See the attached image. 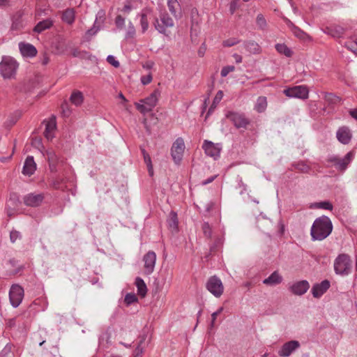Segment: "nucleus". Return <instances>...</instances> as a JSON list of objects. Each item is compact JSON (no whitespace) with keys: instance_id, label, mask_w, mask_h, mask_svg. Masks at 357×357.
<instances>
[{"instance_id":"1","label":"nucleus","mask_w":357,"mask_h":357,"mask_svg":"<svg viewBox=\"0 0 357 357\" xmlns=\"http://www.w3.org/2000/svg\"><path fill=\"white\" fill-rule=\"evenodd\" d=\"M333 228L332 221L328 216L322 215L316 218L310 229L312 240H324L331 234Z\"/></svg>"},{"instance_id":"2","label":"nucleus","mask_w":357,"mask_h":357,"mask_svg":"<svg viewBox=\"0 0 357 357\" xmlns=\"http://www.w3.org/2000/svg\"><path fill=\"white\" fill-rule=\"evenodd\" d=\"M354 158L353 151H349L343 157L337 154H331L326 158L325 166L328 168H334L338 173L342 174L347 170Z\"/></svg>"},{"instance_id":"3","label":"nucleus","mask_w":357,"mask_h":357,"mask_svg":"<svg viewBox=\"0 0 357 357\" xmlns=\"http://www.w3.org/2000/svg\"><path fill=\"white\" fill-rule=\"evenodd\" d=\"M352 270V261L347 254H340L334 261V271L341 276L349 275Z\"/></svg>"},{"instance_id":"4","label":"nucleus","mask_w":357,"mask_h":357,"mask_svg":"<svg viewBox=\"0 0 357 357\" xmlns=\"http://www.w3.org/2000/svg\"><path fill=\"white\" fill-rule=\"evenodd\" d=\"M18 68L17 62L10 56H3L0 62V74L5 79L13 78Z\"/></svg>"},{"instance_id":"5","label":"nucleus","mask_w":357,"mask_h":357,"mask_svg":"<svg viewBox=\"0 0 357 357\" xmlns=\"http://www.w3.org/2000/svg\"><path fill=\"white\" fill-rule=\"evenodd\" d=\"M160 96V91L155 89L149 97L140 100L139 102H136L135 107L142 114H146L151 112L155 107Z\"/></svg>"},{"instance_id":"6","label":"nucleus","mask_w":357,"mask_h":357,"mask_svg":"<svg viewBox=\"0 0 357 357\" xmlns=\"http://www.w3.org/2000/svg\"><path fill=\"white\" fill-rule=\"evenodd\" d=\"M190 37L192 43L199 44L201 33V17L197 8H192L190 10Z\"/></svg>"},{"instance_id":"7","label":"nucleus","mask_w":357,"mask_h":357,"mask_svg":"<svg viewBox=\"0 0 357 357\" xmlns=\"http://www.w3.org/2000/svg\"><path fill=\"white\" fill-rule=\"evenodd\" d=\"M283 93L286 96L291 98L305 100L307 99L309 96L308 88L305 85L295 86L285 89Z\"/></svg>"},{"instance_id":"8","label":"nucleus","mask_w":357,"mask_h":357,"mask_svg":"<svg viewBox=\"0 0 357 357\" xmlns=\"http://www.w3.org/2000/svg\"><path fill=\"white\" fill-rule=\"evenodd\" d=\"M206 289L216 298L222 296L224 291V287L221 280L216 275L209 278L206 284Z\"/></svg>"},{"instance_id":"9","label":"nucleus","mask_w":357,"mask_h":357,"mask_svg":"<svg viewBox=\"0 0 357 357\" xmlns=\"http://www.w3.org/2000/svg\"><path fill=\"white\" fill-rule=\"evenodd\" d=\"M185 149V143L181 137H178L171 148V155L174 162L178 165L182 160Z\"/></svg>"},{"instance_id":"10","label":"nucleus","mask_w":357,"mask_h":357,"mask_svg":"<svg viewBox=\"0 0 357 357\" xmlns=\"http://www.w3.org/2000/svg\"><path fill=\"white\" fill-rule=\"evenodd\" d=\"M155 29L160 33L167 34L166 29L169 27H173L174 25V20L166 13H162L160 16V20L155 19L154 23Z\"/></svg>"},{"instance_id":"11","label":"nucleus","mask_w":357,"mask_h":357,"mask_svg":"<svg viewBox=\"0 0 357 357\" xmlns=\"http://www.w3.org/2000/svg\"><path fill=\"white\" fill-rule=\"evenodd\" d=\"M226 117L233 123L236 128H246L250 123V121L245 117L244 114L236 112H228Z\"/></svg>"},{"instance_id":"12","label":"nucleus","mask_w":357,"mask_h":357,"mask_svg":"<svg viewBox=\"0 0 357 357\" xmlns=\"http://www.w3.org/2000/svg\"><path fill=\"white\" fill-rule=\"evenodd\" d=\"M24 297V289L18 284L11 286L9 291V298L11 305L14 307H18L22 301Z\"/></svg>"},{"instance_id":"13","label":"nucleus","mask_w":357,"mask_h":357,"mask_svg":"<svg viewBox=\"0 0 357 357\" xmlns=\"http://www.w3.org/2000/svg\"><path fill=\"white\" fill-rule=\"evenodd\" d=\"M202 149L204 150L207 156L213 158L215 160L220 158L221 148L218 146V144H215L208 140H204Z\"/></svg>"},{"instance_id":"14","label":"nucleus","mask_w":357,"mask_h":357,"mask_svg":"<svg viewBox=\"0 0 357 357\" xmlns=\"http://www.w3.org/2000/svg\"><path fill=\"white\" fill-rule=\"evenodd\" d=\"M144 262V273L147 275L151 274L155 268L156 262V255L153 251H149L143 257Z\"/></svg>"},{"instance_id":"15","label":"nucleus","mask_w":357,"mask_h":357,"mask_svg":"<svg viewBox=\"0 0 357 357\" xmlns=\"http://www.w3.org/2000/svg\"><path fill=\"white\" fill-rule=\"evenodd\" d=\"M301 344L297 340H291L284 343L278 351V354L282 357H288L294 351L300 347Z\"/></svg>"},{"instance_id":"16","label":"nucleus","mask_w":357,"mask_h":357,"mask_svg":"<svg viewBox=\"0 0 357 357\" xmlns=\"http://www.w3.org/2000/svg\"><path fill=\"white\" fill-rule=\"evenodd\" d=\"M331 282L328 280H324L320 283H315L311 289L312 296L316 298H321L330 288Z\"/></svg>"},{"instance_id":"17","label":"nucleus","mask_w":357,"mask_h":357,"mask_svg":"<svg viewBox=\"0 0 357 357\" xmlns=\"http://www.w3.org/2000/svg\"><path fill=\"white\" fill-rule=\"evenodd\" d=\"M309 288V282L306 280H303L293 283L289 287V290L294 295L302 296L307 291Z\"/></svg>"},{"instance_id":"18","label":"nucleus","mask_w":357,"mask_h":357,"mask_svg":"<svg viewBox=\"0 0 357 357\" xmlns=\"http://www.w3.org/2000/svg\"><path fill=\"white\" fill-rule=\"evenodd\" d=\"M44 199L43 194L29 193L23 197L24 203L26 206L30 207H37L40 206Z\"/></svg>"},{"instance_id":"19","label":"nucleus","mask_w":357,"mask_h":357,"mask_svg":"<svg viewBox=\"0 0 357 357\" xmlns=\"http://www.w3.org/2000/svg\"><path fill=\"white\" fill-rule=\"evenodd\" d=\"M346 29L339 24H331L326 26L325 29V33L329 36H331L335 38H342L345 33Z\"/></svg>"},{"instance_id":"20","label":"nucleus","mask_w":357,"mask_h":357,"mask_svg":"<svg viewBox=\"0 0 357 357\" xmlns=\"http://www.w3.org/2000/svg\"><path fill=\"white\" fill-rule=\"evenodd\" d=\"M336 137L340 143L348 144L351 139L352 135L349 128L344 126L337 130Z\"/></svg>"},{"instance_id":"21","label":"nucleus","mask_w":357,"mask_h":357,"mask_svg":"<svg viewBox=\"0 0 357 357\" xmlns=\"http://www.w3.org/2000/svg\"><path fill=\"white\" fill-rule=\"evenodd\" d=\"M19 49L24 57H33L37 54L36 48L30 43H20Z\"/></svg>"},{"instance_id":"22","label":"nucleus","mask_w":357,"mask_h":357,"mask_svg":"<svg viewBox=\"0 0 357 357\" xmlns=\"http://www.w3.org/2000/svg\"><path fill=\"white\" fill-rule=\"evenodd\" d=\"M56 128V117L54 116H52L45 122V130L44 131V135L47 140H51L53 139V132L55 130Z\"/></svg>"},{"instance_id":"23","label":"nucleus","mask_w":357,"mask_h":357,"mask_svg":"<svg viewBox=\"0 0 357 357\" xmlns=\"http://www.w3.org/2000/svg\"><path fill=\"white\" fill-rule=\"evenodd\" d=\"M36 169V164L33 156H28L24 163L22 174L26 176H31Z\"/></svg>"},{"instance_id":"24","label":"nucleus","mask_w":357,"mask_h":357,"mask_svg":"<svg viewBox=\"0 0 357 357\" xmlns=\"http://www.w3.org/2000/svg\"><path fill=\"white\" fill-rule=\"evenodd\" d=\"M167 4L169 12L176 19L181 17V6L178 0H167Z\"/></svg>"},{"instance_id":"25","label":"nucleus","mask_w":357,"mask_h":357,"mask_svg":"<svg viewBox=\"0 0 357 357\" xmlns=\"http://www.w3.org/2000/svg\"><path fill=\"white\" fill-rule=\"evenodd\" d=\"M322 94L328 107H334L341 101V98L333 93L323 92Z\"/></svg>"},{"instance_id":"26","label":"nucleus","mask_w":357,"mask_h":357,"mask_svg":"<svg viewBox=\"0 0 357 357\" xmlns=\"http://www.w3.org/2000/svg\"><path fill=\"white\" fill-rule=\"evenodd\" d=\"M282 282V277L277 271L273 272L267 278L263 280V283L268 286H275L280 284Z\"/></svg>"},{"instance_id":"27","label":"nucleus","mask_w":357,"mask_h":357,"mask_svg":"<svg viewBox=\"0 0 357 357\" xmlns=\"http://www.w3.org/2000/svg\"><path fill=\"white\" fill-rule=\"evenodd\" d=\"M46 155L47 158V160L49 162L50 168L51 171L56 170V167L59 161V158L57 155L53 150H47L46 151Z\"/></svg>"},{"instance_id":"28","label":"nucleus","mask_w":357,"mask_h":357,"mask_svg":"<svg viewBox=\"0 0 357 357\" xmlns=\"http://www.w3.org/2000/svg\"><path fill=\"white\" fill-rule=\"evenodd\" d=\"M244 47L250 53L254 54H259L261 51L260 46L254 40H248L244 42Z\"/></svg>"},{"instance_id":"29","label":"nucleus","mask_w":357,"mask_h":357,"mask_svg":"<svg viewBox=\"0 0 357 357\" xmlns=\"http://www.w3.org/2000/svg\"><path fill=\"white\" fill-rule=\"evenodd\" d=\"M167 223L169 227L172 231H176L178 229V220L177 213L174 211H171L167 218Z\"/></svg>"},{"instance_id":"30","label":"nucleus","mask_w":357,"mask_h":357,"mask_svg":"<svg viewBox=\"0 0 357 357\" xmlns=\"http://www.w3.org/2000/svg\"><path fill=\"white\" fill-rule=\"evenodd\" d=\"M52 26V21L50 19H46L45 20L39 22L34 27V31L37 33H41L42 31L50 29Z\"/></svg>"},{"instance_id":"31","label":"nucleus","mask_w":357,"mask_h":357,"mask_svg":"<svg viewBox=\"0 0 357 357\" xmlns=\"http://www.w3.org/2000/svg\"><path fill=\"white\" fill-rule=\"evenodd\" d=\"M275 47L278 52L284 54L287 57H291L293 54L292 50L284 43H278L275 45Z\"/></svg>"},{"instance_id":"32","label":"nucleus","mask_w":357,"mask_h":357,"mask_svg":"<svg viewBox=\"0 0 357 357\" xmlns=\"http://www.w3.org/2000/svg\"><path fill=\"white\" fill-rule=\"evenodd\" d=\"M145 335L141 337L139 342L138 343L137 347L133 351V357H142V354L145 348Z\"/></svg>"},{"instance_id":"33","label":"nucleus","mask_w":357,"mask_h":357,"mask_svg":"<svg viewBox=\"0 0 357 357\" xmlns=\"http://www.w3.org/2000/svg\"><path fill=\"white\" fill-rule=\"evenodd\" d=\"M62 20L67 24H71L75 20V11L72 8L66 9L62 14Z\"/></svg>"},{"instance_id":"34","label":"nucleus","mask_w":357,"mask_h":357,"mask_svg":"<svg viewBox=\"0 0 357 357\" xmlns=\"http://www.w3.org/2000/svg\"><path fill=\"white\" fill-rule=\"evenodd\" d=\"M310 208L332 211L333 208V206L329 201H322L312 204Z\"/></svg>"},{"instance_id":"35","label":"nucleus","mask_w":357,"mask_h":357,"mask_svg":"<svg viewBox=\"0 0 357 357\" xmlns=\"http://www.w3.org/2000/svg\"><path fill=\"white\" fill-rule=\"evenodd\" d=\"M205 212L210 215H217L218 213V204L217 201L211 200L206 205Z\"/></svg>"},{"instance_id":"36","label":"nucleus","mask_w":357,"mask_h":357,"mask_svg":"<svg viewBox=\"0 0 357 357\" xmlns=\"http://www.w3.org/2000/svg\"><path fill=\"white\" fill-rule=\"evenodd\" d=\"M70 100L73 104L76 106H79L82 103L84 100L83 94L79 91H75L72 93Z\"/></svg>"},{"instance_id":"37","label":"nucleus","mask_w":357,"mask_h":357,"mask_svg":"<svg viewBox=\"0 0 357 357\" xmlns=\"http://www.w3.org/2000/svg\"><path fill=\"white\" fill-rule=\"evenodd\" d=\"M267 107L266 98L260 96L257 98V103L255 106V109L259 113L264 112Z\"/></svg>"},{"instance_id":"38","label":"nucleus","mask_w":357,"mask_h":357,"mask_svg":"<svg viewBox=\"0 0 357 357\" xmlns=\"http://www.w3.org/2000/svg\"><path fill=\"white\" fill-rule=\"evenodd\" d=\"M135 284L137 288L138 294L142 297L145 296L147 288L144 281L140 278H137L135 280Z\"/></svg>"},{"instance_id":"39","label":"nucleus","mask_w":357,"mask_h":357,"mask_svg":"<svg viewBox=\"0 0 357 357\" xmlns=\"http://www.w3.org/2000/svg\"><path fill=\"white\" fill-rule=\"evenodd\" d=\"M256 24L258 29L262 31L265 30L267 27L266 20L264 15L261 13L257 15Z\"/></svg>"},{"instance_id":"40","label":"nucleus","mask_w":357,"mask_h":357,"mask_svg":"<svg viewBox=\"0 0 357 357\" xmlns=\"http://www.w3.org/2000/svg\"><path fill=\"white\" fill-rule=\"evenodd\" d=\"M295 169L303 173H307L310 170V167L307 165L304 161H299L293 165Z\"/></svg>"},{"instance_id":"41","label":"nucleus","mask_w":357,"mask_h":357,"mask_svg":"<svg viewBox=\"0 0 357 357\" xmlns=\"http://www.w3.org/2000/svg\"><path fill=\"white\" fill-rule=\"evenodd\" d=\"M140 25L142 27V32L145 33L149 29V21L146 14L142 13L140 14Z\"/></svg>"},{"instance_id":"42","label":"nucleus","mask_w":357,"mask_h":357,"mask_svg":"<svg viewBox=\"0 0 357 357\" xmlns=\"http://www.w3.org/2000/svg\"><path fill=\"white\" fill-rule=\"evenodd\" d=\"M222 243L220 238L216 237L212 244L209 245L210 254L215 252Z\"/></svg>"},{"instance_id":"43","label":"nucleus","mask_w":357,"mask_h":357,"mask_svg":"<svg viewBox=\"0 0 357 357\" xmlns=\"http://www.w3.org/2000/svg\"><path fill=\"white\" fill-rule=\"evenodd\" d=\"M135 35V28L132 22H128L127 31L126 33V38H132Z\"/></svg>"},{"instance_id":"44","label":"nucleus","mask_w":357,"mask_h":357,"mask_svg":"<svg viewBox=\"0 0 357 357\" xmlns=\"http://www.w3.org/2000/svg\"><path fill=\"white\" fill-rule=\"evenodd\" d=\"M202 231L206 238H211L212 229L208 222L202 224Z\"/></svg>"},{"instance_id":"45","label":"nucleus","mask_w":357,"mask_h":357,"mask_svg":"<svg viewBox=\"0 0 357 357\" xmlns=\"http://www.w3.org/2000/svg\"><path fill=\"white\" fill-rule=\"evenodd\" d=\"M345 47L354 52V54H357V42L354 40H349L345 43Z\"/></svg>"},{"instance_id":"46","label":"nucleus","mask_w":357,"mask_h":357,"mask_svg":"<svg viewBox=\"0 0 357 357\" xmlns=\"http://www.w3.org/2000/svg\"><path fill=\"white\" fill-rule=\"evenodd\" d=\"M144 160L145 164L147 166L149 175L150 176H153V165H152L151 159L150 155H146L144 157Z\"/></svg>"},{"instance_id":"47","label":"nucleus","mask_w":357,"mask_h":357,"mask_svg":"<svg viewBox=\"0 0 357 357\" xmlns=\"http://www.w3.org/2000/svg\"><path fill=\"white\" fill-rule=\"evenodd\" d=\"M115 24L119 29H123L125 27V18L119 15L115 18Z\"/></svg>"},{"instance_id":"48","label":"nucleus","mask_w":357,"mask_h":357,"mask_svg":"<svg viewBox=\"0 0 357 357\" xmlns=\"http://www.w3.org/2000/svg\"><path fill=\"white\" fill-rule=\"evenodd\" d=\"M239 42H240V40L236 38H230L227 40H225L222 42V45L224 47H232V46L238 44Z\"/></svg>"},{"instance_id":"49","label":"nucleus","mask_w":357,"mask_h":357,"mask_svg":"<svg viewBox=\"0 0 357 357\" xmlns=\"http://www.w3.org/2000/svg\"><path fill=\"white\" fill-rule=\"evenodd\" d=\"M124 301L127 305H129L136 302L137 301V298L135 294L128 293L126 295Z\"/></svg>"},{"instance_id":"50","label":"nucleus","mask_w":357,"mask_h":357,"mask_svg":"<svg viewBox=\"0 0 357 357\" xmlns=\"http://www.w3.org/2000/svg\"><path fill=\"white\" fill-rule=\"evenodd\" d=\"M235 70V67L234 66H224L221 71H220V75L222 77H226L229 73L233 72Z\"/></svg>"},{"instance_id":"51","label":"nucleus","mask_w":357,"mask_h":357,"mask_svg":"<svg viewBox=\"0 0 357 357\" xmlns=\"http://www.w3.org/2000/svg\"><path fill=\"white\" fill-rule=\"evenodd\" d=\"M96 20L94 22V24L92 28H91L90 29H89L86 33V36L89 38V39L96 35L97 33V32L100 30V27L99 26H96Z\"/></svg>"},{"instance_id":"52","label":"nucleus","mask_w":357,"mask_h":357,"mask_svg":"<svg viewBox=\"0 0 357 357\" xmlns=\"http://www.w3.org/2000/svg\"><path fill=\"white\" fill-rule=\"evenodd\" d=\"M237 181H238V187L241 188L240 195H243L247 191L248 186L246 184H245L243 183L241 177L238 176Z\"/></svg>"},{"instance_id":"53","label":"nucleus","mask_w":357,"mask_h":357,"mask_svg":"<svg viewBox=\"0 0 357 357\" xmlns=\"http://www.w3.org/2000/svg\"><path fill=\"white\" fill-rule=\"evenodd\" d=\"M12 350V345L10 344H7L3 349L1 350L0 353L1 357H6L8 354H10Z\"/></svg>"},{"instance_id":"54","label":"nucleus","mask_w":357,"mask_h":357,"mask_svg":"<svg viewBox=\"0 0 357 357\" xmlns=\"http://www.w3.org/2000/svg\"><path fill=\"white\" fill-rule=\"evenodd\" d=\"M107 61L115 68H118L120 66L119 61H117L113 55H108Z\"/></svg>"},{"instance_id":"55","label":"nucleus","mask_w":357,"mask_h":357,"mask_svg":"<svg viewBox=\"0 0 357 357\" xmlns=\"http://www.w3.org/2000/svg\"><path fill=\"white\" fill-rule=\"evenodd\" d=\"M222 97H223V93L222 91H218L215 96V98H213V102H212V105H213L214 106H216L219 104V102L221 101V100L222 99Z\"/></svg>"},{"instance_id":"56","label":"nucleus","mask_w":357,"mask_h":357,"mask_svg":"<svg viewBox=\"0 0 357 357\" xmlns=\"http://www.w3.org/2000/svg\"><path fill=\"white\" fill-rule=\"evenodd\" d=\"M21 238V234L19 231L13 230L10 231V238L12 243H15L18 238Z\"/></svg>"},{"instance_id":"57","label":"nucleus","mask_w":357,"mask_h":357,"mask_svg":"<svg viewBox=\"0 0 357 357\" xmlns=\"http://www.w3.org/2000/svg\"><path fill=\"white\" fill-rule=\"evenodd\" d=\"M292 31L294 35L298 38H302L303 36L305 34L304 31H303L301 29H300L298 27L296 26H293Z\"/></svg>"},{"instance_id":"58","label":"nucleus","mask_w":357,"mask_h":357,"mask_svg":"<svg viewBox=\"0 0 357 357\" xmlns=\"http://www.w3.org/2000/svg\"><path fill=\"white\" fill-rule=\"evenodd\" d=\"M152 81V76L151 74H149L145 76H142L141 77V82L144 85H146L149 84Z\"/></svg>"},{"instance_id":"59","label":"nucleus","mask_w":357,"mask_h":357,"mask_svg":"<svg viewBox=\"0 0 357 357\" xmlns=\"http://www.w3.org/2000/svg\"><path fill=\"white\" fill-rule=\"evenodd\" d=\"M222 308H220L218 310H217L216 312H214L212 314H211V326L213 327V324H214V322H215V320L216 319V317L220 313V312L222 311Z\"/></svg>"},{"instance_id":"60","label":"nucleus","mask_w":357,"mask_h":357,"mask_svg":"<svg viewBox=\"0 0 357 357\" xmlns=\"http://www.w3.org/2000/svg\"><path fill=\"white\" fill-rule=\"evenodd\" d=\"M217 176H218V174H215V175L210 176L207 179L202 181V185L211 183L212 181H213L215 180V178H217Z\"/></svg>"},{"instance_id":"61","label":"nucleus","mask_w":357,"mask_h":357,"mask_svg":"<svg viewBox=\"0 0 357 357\" xmlns=\"http://www.w3.org/2000/svg\"><path fill=\"white\" fill-rule=\"evenodd\" d=\"M132 7L130 4H126L123 6V8L121 9V11L124 13L125 14H129L130 11L132 10Z\"/></svg>"},{"instance_id":"62","label":"nucleus","mask_w":357,"mask_h":357,"mask_svg":"<svg viewBox=\"0 0 357 357\" xmlns=\"http://www.w3.org/2000/svg\"><path fill=\"white\" fill-rule=\"evenodd\" d=\"M215 108H216V106H214L213 105L211 104V105L208 108V110L206 114L205 121L207 120V119L209 117V116L214 112Z\"/></svg>"},{"instance_id":"63","label":"nucleus","mask_w":357,"mask_h":357,"mask_svg":"<svg viewBox=\"0 0 357 357\" xmlns=\"http://www.w3.org/2000/svg\"><path fill=\"white\" fill-rule=\"evenodd\" d=\"M237 8V3L236 1H231V3H230V6H229V10L231 13V14H233L234 13V11L236 10Z\"/></svg>"},{"instance_id":"64","label":"nucleus","mask_w":357,"mask_h":357,"mask_svg":"<svg viewBox=\"0 0 357 357\" xmlns=\"http://www.w3.org/2000/svg\"><path fill=\"white\" fill-rule=\"evenodd\" d=\"M349 114L352 118L357 120V108L351 109L349 111Z\"/></svg>"}]
</instances>
